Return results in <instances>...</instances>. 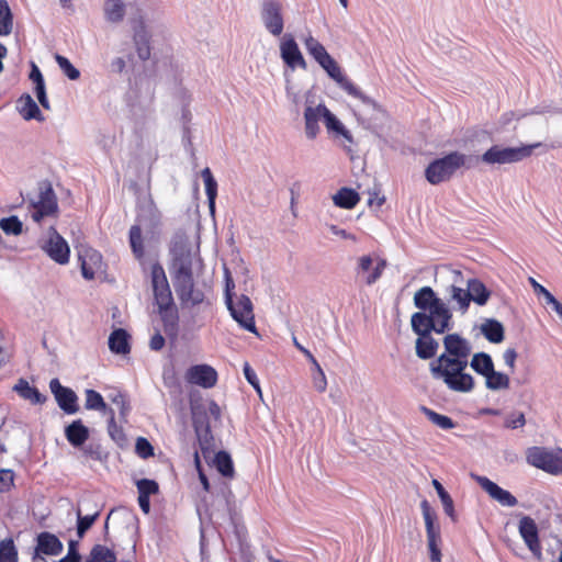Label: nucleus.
I'll list each match as a JSON object with an SVG mask.
<instances>
[{"label":"nucleus","mask_w":562,"mask_h":562,"mask_svg":"<svg viewBox=\"0 0 562 562\" xmlns=\"http://www.w3.org/2000/svg\"><path fill=\"white\" fill-rule=\"evenodd\" d=\"M443 352L429 363V371L435 380L460 393L474 389V379L465 372L472 353L471 342L458 333H446L442 339Z\"/></svg>","instance_id":"obj_1"},{"label":"nucleus","mask_w":562,"mask_h":562,"mask_svg":"<svg viewBox=\"0 0 562 562\" xmlns=\"http://www.w3.org/2000/svg\"><path fill=\"white\" fill-rule=\"evenodd\" d=\"M171 262L169 266L173 286L179 300L190 306L204 301L202 290L195 288L193 262L195 254L184 232H176L170 241Z\"/></svg>","instance_id":"obj_2"},{"label":"nucleus","mask_w":562,"mask_h":562,"mask_svg":"<svg viewBox=\"0 0 562 562\" xmlns=\"http://www.w3.org/2000/svg\"><path fill=\"white\" fill-rule=\"evenodd\" d=\"M414 305L418 310L411 316V324L426 328L438 335L453 329V312L446 301L437 295L431 286L425 285L414 294Z\"/></svg>","instance_id":"obj_3"},{"label":"nucleus","mask_w":562,"mask_h":562,"mask_svg":"<svg viewBox=\"0 0 562 562\" xmlns=\"http://www.w3.org/2000/svg\"><path fill=\"white\" fill-rule=\"evenodd\" d=\"M150 278L154 300L158 306L164 329L166 334H171L177 328L179 316L166 272L160 263L151 266Z\"/></svg>","instance_id":"obj_4"},{"label":"nucleus","mask_w":562,"mask_h":562,"mask_svg":"<svg viewBox=\"0 0 562 562\" xmlns=\"http://www.w3.org/2000/svg\"><path fill=\"white\" fill-rule=\"evenodd\" d=\"M468 160V156L462 153H449L441 158L432 160L426 167L425 178L432 186L449 181L457 170L461 167H465Z\"/></svg>","instance_id":"obj_5"},{"label":"nucleus","mask_w":562,"mask_h":562,"mask_svg":"<svg viewBox=\"0 0 562 562\" xmlns=\"http://www.w3.org/2000/svg\"><path fill=\"white\" fill-rule=\"evenodd\" d=\"M38 198L26 196L31 217L34 222L41 223L44 217L56 215L58 212L57 196L48 181L38 183Z\"/></svg>","instance_id":"obj_6"},{"label":"nucleus","mask_w":562,"mask_h":562,"mask_svg":"<svg viewBox=\"0 0 562 562\" xmlns=\"http://www.w3.org/2000/svg\"><path fill=\"white\" fill-rule=\"evenodd\" d=\"M526 460L528 464L550 474H562V449L530 447L526 451Z\"/></svg>","instance_id":"obj_7"},{"label":"nucleus","mask_w":562,"mask_h":562,"mask_svg":"<svg viewBox=\"0 0 562 562\" xmlns=\"http://www.w3.org/2000/svg\"><path fill=\"white\" fill-rule=\"evenodd\" d=\"M540 146L541 143L522 145L520 147H501L494 145L482 155V160L490 165L518 162L529 157L532 154V150Z\"/></svg>","instance_id":"obj_8"},{"label":"nucleus","mask_w":562,"mask_h":562,"mask_svg":"<svg viewBox=\"0 0 562 562\" xmlns=\"http://www.w3.org/2000/svg\"><path fill=\"white\" fill-rule=\"evenodd\" d=\"M234 293L227 291L226 294V306L231 313V316L238 323V325L247 331L257 334L255 324V316L252 313V303L250 299L241 294L238 297L237 303L233 301Z\"/></svg>","instance_id":"obj_9"},{"label":"nucleus","mask_w":562,"mask_h":562,"mask_svg":"<svg viewBox=\"0 0 562 562\" xmlns=\"http://www.w3.org/2000/svg\"><path fill=\"white\" fill-rule=\"evenodd\" d=\"M344 91L349 95L360 100L362 103L375 106V102L370 97L366 95L356 85H353L342 72L337 61L330 57L323 65H319Z\"/></svg>","instance_id":"obj_10"},{"label":"nucleus","mask_w":562,"mask_h":562,"mask_svg":"<svg viewBox=\"0 0 562 562\" xmlns=\"http://www.w3.org/2000/svg\"><path fill=\"white\" fill-rule=\"evenodd\" d=\"M261 21L265 29L273 36H280L284 29L282 3L279 0H263L261 3Z\"/></svg>","instance_id":"obj_11"},{"label":"nucleus","mask_w":562,"mask_h":562,"mask_svg":"<svg viewBox=\"0 0 562 562\" xmlns=\"http://www.w3.org/2000/svg\"><path fill=\"white\" fill-rule=\"evenodd\" d=\"M44 252L55 262L66 265L69 262L70 248L66 239L54 226L48 229V238L41 246Z\"/></svg>","instance_id":"obj_12"},{"label":"nucleus","mask_w":562,"mask_h":562,"mask_svg":"<svg viewBox=\"0 0 562 562\" xmlns=\"http://www.w3.org/2000/svg\"><path fill=\"white\" fill-rule=\"evenodd\" d=\"M49 390L54 395L58 407L65 414L72 415L79 411L78 396L76 392L68 386H64L57 378L49 381Z\"/></svg>","instance_id":"obj_13"},{"label":"nucleus","mask_w":562,"mask_h":562,"mask_svg":"<svg viewBox=\"0 0 562 562\" xmlns=\"http://www.w3.org/2000/svg\"><path fill=\"white\" fill-rule=\"evenodd\" d=\"M412 330L417 335L415 341L416 356L422 360L432 359L439 349V342L432 337L431 330L411 324Z\"/></svg>","instance_id":"obj_14"},{"label":"nucleus","mask_w":562,"mask_h":562,"mask_svg":"<svg viewBox=\"0 0 562 562\" xmlns=\"http://www.w3.org/2000/svg\"><path fill=\"white\" fill-rule=\"evenodd\" d=\"M385 267V260L378 258L374 261L370 255H364L358 259L356 273L363 278L367 285H372L381 278Z\"/></svg>","instance_id":"obj_15"},{"label":"nucleus","mask_w":562,"mask_h":562,"mask_svg":"<svg viewBox=\"0 0 562 562\" xmlns=\"http://www.w3.org/2000/svg\"><path fill=\"white\" fill-rule=\"evenodd\" d=\"M280 55L283 63L291 69H306V61L291 34H285L280 44Z\"/></svg>","instance_id":"obj_16"},{"label":"nucleus","mask_w":562,"mask_h":562,"mask_svg":"<svg viewBox=\"0 0 562 562\" xmlns=\"http://www.w3.org/2000/svg\"><path fill=\"white\" fill-rule=\"evenodd\" d=\"M519 533L533 557L540 560L542 552L539 541V531L535 520L531 517L524 516L519 520Z\"/></svg>","instance_id":"obj_17"},{"label":"nucleus","mask_w":562,"mask_h":562,"mask_svg":"<svg viewBox=\"0 0 562 562\" xmlns=\"http://www.w3.org/2000/svg\"><path fill=\"white\" fill-rule=\"evenodd\" d=\"M186 380L191 384L210 389L217 382V372L211 366L195 364L187 370Z\"/></svg>","instance_id":"obj_18"},{"label":"nucleus","mask_w":562,"mask_h":562,"mask_svg":"<svg viewBox=\"0 0 562 562\" xmlns=\"http://www.w3.org/2000/svg\"><path fill=\"white\" fill-rule=\"evenodd\" d=\"M476 482L491 498L498 502L502 506L514 507L518 504L517 498L507 490L502 488L495 482L486 476H476Z\"/></svg>","instance_id":"obj_19"},{"label":"nucleus","mask_w":562,"mask_h":562,"mask_svg":"<svg viewBox=\"0 0 562 562\" xmlns=\"http://www.w3.org/2000/svg\"><path fill=\"white\" fill-rule=\"evenodd\" d=\"M445 301L450 308H452V312L456 311L464 315L470 307L471 292L468 291V288L464 289L453 283L447 288V297Z\"/></svg>","instance_id":"obj_20"},{"label":"nucleus","mask_w":562,"mask_h":562,"mask_svg":"<svg viewBox=\"0 0 562 562\" xmlns=\"http://www.w3.org/2000/svg\"><path fill=\"white\" fill-rule=\"evenodd\" d=\"M133 41L137 56L142 60H147L150 57V35L146 30V25L142 16L138 20H133Z\"/></svg>","instance_id":"obj_21"},{"label":"nucleus","mask_w":562,"mask_h":562,"mask_svg":"<svg viewBox=\"0 0 562 562\" xmlns=\"http://www.w3.org/2000/svg\"><path fill=\"white\" fill-rule=\"evenodd\" d=\"M324 104L307 105L304 110V130L308 139H315L321 132L319 121L323 120Z\"/></svg>","instance_id":"obj_22"},{"label":"nucleus","mask_w":562,"mask_h":562,"mask_svg":"<svg viewBox=\"0 0 562 562\" xmlns=\"http://www.w3.org/2000/svg\"><path fill=\"white\" fill-rule=\"evenodd\" d=\"M65 437L74 448H81L89 439L90 430L81 419L72 420L65 427Z\"/></svg>","instance_id":"obj_23"},{"label":"nucleus","mask_w":562,"mask_h":562,"mask_svg":"<svg viewBox=\"0 0 562 562\" xmlns=\"http://www.w3.org/2000/svg\"><path fill=\"white\" fill-rule=\"evenodd\" d=\"M36 552L46 555H58L63 551V543L57 536L48 531L37 535Z\"/></svg>","instance_id":"obj_24"},{"label":"nucleus","mask_w":562,"mask_h":562,"mask_svg":"<svg viewBox=\"0 0 562 562\" xmlns=\"http://www.w3.org/2000/svg\"><path fill=\"white\" fill-rule=\"evenodd\" d=\"M81 274L86 280H92L95 276V267L101 265L102 256L94 249H87L85 255L79 252Z\"/></svg>","instance_id":"obj_25"},{"label":"nucleus","mask_w":562,"mask_h":562,"mask_svg":"<svg viewBox=\"0 0 562 562\" xmlns=\"http://www.w3.org/2000/svg\"><path fill=\"white\" fill-rule=\"evenodd\" d=\"M12 390L23 400L30 401L34 405H42L46 402L47 396L42 394L37 387L32 386L25 379L21 378L13 385Z\"/></svg>","instance_id":"obj_26"},{"label":"nucleus","mask_w":562,"mask_h":562,"mask_svg":"<svg viewBox=\"0 0 562 562\" xmlns=\"http://www.w3.org/2000/svg\"><path fill=\"white\" fill-rule=\"evenodd\" d=\"M131 336L124 328L114 329L108 340L109 349L115 355H127L131 352Z\"/></svg>","instance_id":"obj_27"},{"label":"nucleus","mask_w":562,"mask_h":562,"mask_svg":"<svg viewBox=\"0 0 562 562\" xmlns=\"http://www.w3.org/2000/svg\"><path fill=\"white\" fill-rule=\"evenodd\" d=\"M420 508L423 512V517L426 526V535L428 543L439 542L440 541V528L435 525L436 514L431 510L429 503L424 499L420 503Z\"/></svg>","instance_id":"obj_28"},{"label":"nucleus","mask_w":562,"mask_h":562,"mask_svg":"<svg viewBox=\"0 0 562 562\" xmlns=\"http://www.w3.org/2000/svg\"><path fill=\"white\" fill-rule=\"evenodd\" d=\"M18 109L21 116L25 121L36 120L38 122L44 121V116L34 101V99L30 94H23L18 101Z\"/></svg>","instance_id":"obj_29"},{"label":"nucleus","mask_w":562,"mask_h":562,"mask_svg":"<svg viewBox=\"0 0 562 562\" xmlns=\"http://www.w3.org/2000/svg\"><path fill=\"white\" fill-rule=\"evenodd\" d=\"M323 121L328 132H333L342 136L349 143L353 142L351 133L345 127L340 120L328 110L325 104L323 109Z\"/></svg>","instance_id":"obj_30"},{"label":"nucleus","mask_w":562,"mask_h":562,"mask_svg":"<svg viewBox=\"0 0 562 562\" xmlns=\"http://www.w3.org/2000/svg\"><path fill=\"white\" fill-rule=\"evenodd\" d=\"M104 19L113 24H119L124 20L126 4L123 0H105L103 3Z\"/></svg>","instance_id":"obj_31"},{"label":"nucleus","mask_w":562,"mask_h":562,"mask_svg":"<svg viewBox=\"0 0 562 562\" xmlns=\"http://www.w3.org/2000/svg\"><path fill=\"white\" fill-rule=\"evenodd\" d=\"M481 333L492 344H499L505 338L503 324L494 318L486 319L481 325Z\"/></svg>","instance_id":"obj_32"},{"label":"nucleus","mask_w":562,"mask_h":562,"mask_svg":"<svg viewBox=\"0 0 562 562\" xmlns=\"http://www.w3.org/2000/svg\"><path fill=\"white\" fill-rule=\"evenodd\" d=\"M161 220V213L157 209V206L153 203V201H149L140 206L139 213H138V221L150 227L156 228L160 224Z\"/></svg>","instance_id":"obj_33"},{"label":"nucleus","mask_w":562,"mask_h":562,"mask_svg":"<svg viewBox=\"0 0 562 562\" xmlns=\"http://www.w3.org/2000/svg\"><path fill=\"white\" fill-rule=\"evenodd\" d=\"M468 291L471 292V301L483 306L487 303L491 292L485 284L479 279H469L467 281Z\"/></svg>","instance_id":"obj_34"},{"label":"nucleus","mask_w":562,"mask_h":562,"mask_svg":"<svg viewBox=\"0 0 562 562\" xmlns=\"http://www.w3.org/2000/svg\"><path fill=\"white\" fill-rule=\"evenodd\" d=\"M333 200L336 206L346 210H351L357 205V203L360 200V196L353 189L341 188L333 196Z\"/></svg>","instance_id":"obj_35"},{"label":"nucleus","mask_w":562,"mask_h":562,"mask_svg":"<svg viewBox=\"0 0 562 562\" xmlns=\"http://www.w3.org/2000/svg\"><path fill=\"white\" fill-rule=\"evenodd\" d=\"M307 53L315 59L318 65H323L331 56L326 50L325 46L312 35L307 36L304 41Z\"/></svg>","instance_id":"obj_36"},{"label":"nucleus","mask_w":562,"mask_h":562,"mask_svg":"<svg viewBox=\"0 0 562 562\" xmlns=\"http://www.w3.org/2000/svg\"><path fill=\"white\" fill-rule=\"evenodd\" d=\"M469 366L480 375L485 376L494 369L492 357L486 352H476L472 356Z\"/></svg>","instance_id":"obj_37"},{"label":"nucleus","mask_w":562,"mask_h":562,"mask_svg":"<svg viewBox=\"0 0 562 562\" xmlns=\"http://www.w3.org/2000/svg\"><path fill=\"white\" fill-rule=\"evenodd\" d=\"M86 402L85 408L89 411H97L103 414H109V409H112L106 405L102 395L92 389H87L85 391Z\"/></svg>","instance_id":"obj_38"},{"label":"nucleus","mask_w":562,"mask_h":562,"mask_svg":"<svg viewBox=\"0 0 562 562\" xmlns=\"http://www.w3.org/2000/svg\"><path fill=\"white\" fill-rule=\"evenodd\" d=\"M201 176H202L203 181H204L205 193H206V196H207L210 211L214 212L215 199H216V195H217V182L214 179L210 168H207V167L202 170Z\"/></svg>","instance_id":"obj_39"},{"label":"nucleus","mask_w":562,"mask_h":562,"mask_svg":"<svg viewBox=\"0 0 562 562\" xmlns=\"http://www.w3.org/2000/svg\"><path fill=\"white\" fill-rule=\"evenodd\" d=\"M432 485L441 501V504H442V507H443V510L446 513L447 516H449L452 521H456L457 520V515H456V510H454V505H453V499L452 497L450 496V494L445 490V487L442 486V484L438 481V480H432Z\"/></svg>","instance_id":"obj_40"},{"label":"nucleus","mask_w":562,"mask_h":562,"mask_svg":"<svg viewBox=\"0 0 562 562\" xmlns=\"http://www.w3.org/2000/svg\"><path fill=\"white\" fill-rule=\"evenodd\" d=\"M485 378V385L491 391H499L509 387V376L503 372L493 369Z\"/></svg>","instance_id":"obj_41"},{"label":"nucleus","mask_w":562,"mask_h":562,"mask_svg":"<svg viewBox=\"0 0 562 562\" xmlns=\"http://www.w3.org/2000/svg\"><path fill=\"white\" fill-rule=\"evenodd\" d=\"M420 412L436 426L443 430H449L456 427V423L447 415H441L427 406L422 405Z\"/></svg>","instance_id":"obj_42"},{"label":"nucleus","mask_w":562,"mask_h":562,"mask_svg":"<svg viewBox=\"0 0 562 562\" xmlns=\"http://www.w3.org/2000/svg\"><path fill=\"white\" fill-rule=\"evenodd\" d=\"M116 554L113 550L102 544L92 547L86 562H116Z\"/></svg>","instance_id":"obj_43"},{"label":"nucleus","mask_w":562,"mask_h":562,"mask_svg":"<svg viewBox=\"0 0 562 562\" xmlns=\"http://www.w3.org/2000/svg\"><path fill=\"white\" fill-rule=\"evenodd\" d=\"M214 464L217 471L225 477H232L234 474V464L228 452L221 450L215 454Z\"/></svg>","instance_id":"obj_44"},{"label":"nucleus","mask_w":562,"mask_h":562,"mask_svg":"<svg viewBox=\"0 0 562 562\" xmlns=\"http://www.w3.org/2000/svg\"><path fill=\"white\" fill-rule=\"evenodd\" d=\"M13 29V14L5 0H0V36L11 34Z\"/></svg>","instance_id":"obj_45"},{"label":"nucleus","mask_w":562,"mask_h":562,"mask_svg":"<svg viewBox=\"0 0 562 562\" xmlns=\"http://www.w3.org/2000/svg\"><path fill=\"white\" fill-rule=\"evenodd\" d=\"M130 245L133 255L140 259L144 257V245H143V237H142V229L139 225H133L130 228Z\"/></svg>","instance_id":"obj_46"},{"label":"nucleus","mask_w":562,"mask_h":562,"mask_svg":"<svg viewBox=\"0 0 562 562\" xmlns=\"http://www.w3.org/2000/svg\"><path fill=\"white\" fill-rule=\"evenodd\" d=\"M0 228L7 234L12 236H19L23 232V223L18 216L11 215L0 220Z\"/></svg>","instance_id":"obj_47"},{"label":"nucleus","mask_w":562,"mask_h":562,"mask_svg":"<svg viewBox=\"0 0 562 562\" xmlns=\"http://www.w3.org/2000/svg\"><path fill=\"white\" fill-rule=\"evenodd\" d=\"M100 512H94L91 515L82 516L80 510L77 513V535L82 538L86 532L92 527L94 521L98 519Z\"/></svg>","instance_id":"obj_48"},{"label":"nucleus","mask_w":562,"mask_h":562,"mask_svg":"<svg viewBox=\"0 0 562 562\" xmlns=\"http://www.w3.org/2000/svg\"><path fill=\"white\" fill-rule=\"evenodd\" d=\"M109 415L108 432L117 445L122 446L126 441V436L122 427L116 425L113 409H109Z\"/></svg>","instance_id":"obj_49"},{"label":"nucleus","mask_w":562,"mask_h":562,"mask_svg":"<svg viewBox=\"0 0 562 562\" xmlns=\"http://www.w3.org/2000/svg\"><path fill=\"white\" fill-rule=\"evenodd\" d=\"M0 562H18V551L12 539L0 542Z\"/></svg>","instance_id":"obj_50"},{"label":"nucleus","mask_w":562,"mask_h":562,"mask_svg":"<svg viewBox=\"0 0 562 562\" xmlns=\"http://www.w3.org/2000/svg\"><path fill=\"white\" fill-rule=\"evenodd\" d=\"M55 60L63 71V74L70 80H77L80 77V71L70 63V60L61 56L59 54H56Z\"/></svg>","instance_id":"obj_51"},{"label":"nucleus","mask_w":562,"mask_h":562,"mask_svg":"<svg viewBox=\"0 0 562 562\" xmlns=\"http://www.w3.org/2000/svg\"><path fill=\"white\" fill-rule=\"evenodd\" d=\"M138 496L150 497L159 492V485L155 480L140 479L136 482Z\"/></svg>","instance_id":"obj_52"},{"label":"nucleus","mask_w":562,"mask_h":562,"mask_svg":"<svg viewBox=\"0 0 562 562\" xmlns=\"http://www.w3.org/2000/svg\"><path fill=\"white\" fill-rule=\"evenodd\" d=\"M82 454L83 457L94 461H102L106 459V453L103 451L102 446L94 442H90L89 445L83 446Z\"/></svg>","instance_id":"obj_53"},{"label":"nucleus","mask_w":562,"mask_h":562,"mask_svg":"<svg viewBox=\"0 0 562 562\" xmlns=\"http://www.w3.org/2000/svg\"><path fill=\"white\" fill-rule=\"evenodd\" d=\"M526 425L525 414L521 412H512L505 418L504 427L508 429L521 428Z\"/></svg>","instance_id":"obj_54"},{"label":"nucleus","mask_w":562,"mask_h":562,"mask_svg":"<svg viewBox=\"0 0 562 562\" xmlns=\"http://www.w3.org/2000/svg\"><path fill=\"white\" fill-rule=\"evenodd\" d=\"M135 451L143 459H147V458L154 456V447L144 437H138L136 439Z\"/></svg>","instance_id":"obj_55"},{"label":"nucleus","mask_w":562,"mask_h":562,"mask_svg":"<svg viewBox=\"0 0 562 562\" xmlns=\"http://www.w3.org/2000/svg\"><path fill=\"white\" fill-rule=\"evenodd\" d=\"M111 401L119 407L120 414L125 417L131 407L124 393L117 391L115 394L110 395Z\"/></svg>","instance_id":"obj_56"},{"label":"nucleus","mask_w":562,"mask_h":562,"mask_svg":"<svg viewBox=\"0 0 562 562\" xmlns=\"http://www.w3.org/2000/svg\"><path fill=\"white\" fill-rule=\"evenodd\" d=\"M59 562H81V554L78 551V541L70 540L68 543V553Z\"/></svg>","instance_id":"obj_57"},{"label":"nucleus","mask_w":562,"mask_h":562,"mask_svg":"<svg viewBox=\"0 0 562 562\" xmlns=\"http://www.w3.org/2000/svg\"><path fill=\"white\" fill-rule=\"evenodd\" d=\"M531 114H562V104L561 105H553L551 103L549 104H539L535 106L531 112Z\"/></svg>","instance_id":"obj_58"},{"label":"nucleus","mask_w":562,"mask_h":562,"mask_svg":"<svg viewBox=\"0 0 562 562\" xmlns=\"http://www.w3.org/2000/svg\"><path fill=\"white\" fill-rule=\"evenodd\" d=\"M313 385L315 390L318 391L319 393L325 392L327 387V380L323 370L313 372Z\"/></svg>","instance_id":"obj_59"},{"label":"nucleus","mask_w":562,"mask_h":562,"mask_svg":"<svg viewBox=\"0 0 562 562\" xmlns=\"http://www.w3.org/2000/svg\"><path fill=\"white\" fill-rule=\"evenodd\" d=\"M244 375L247 382L250 385H252L258 392H260V385L257 374L247 362L244 364Z\"/></svg>","instance_id":"obj_60"},{"label":"nucleus","mask_w":562,"mask_h":562,"mask_svg":"<svg viewBox=\"0 0 562 562\" xmlns=\"http://www.w3.org/2000/svg\"><path fill=\"white\" fill-rule=\"evenodd\" d=\"M34 90H35V94H36V98H37L40 104L44 109L48 110L49 109V101H48V98H47V94H46L45 83L35 86Z\"/></svg>","instance_id":"obj_61"},{"label":"nucleus","mask_w":562,"mask_h":562,"mask_svg":"<svg viewBox=\"0 0 562 562\" xmlns=\"http://www.w3.org/2000/svg\"><path fill=\"white\" fill-rule=\"evenodd\" d=\"M166 344L165 337L157 330L149 340V348L154 351H159Z\"/></svg>","instance_id":"obj_62"},{"label":"nucleus","mask_w":562,"mask_h":562,"mask_svg":"<svg viewBox=\"0 0 562 562\" xmlns=\"http://www.w3.org/2000/svg\"><path fill=\"white\" fill-rule=\"evenodd\" d=\"M29 78L34 82L35 86L45 83L42 71L35 63H31V71Z\"/></svg>","instance_id":"obj_63"},{"label":"nucleus","mask_w":562,"mask_h":562,"mask_svg":"<svg viewBox=\"0 0 562 562\" xmlns=\"http://www.w3.org/2000/svg\"><path fill=\"white\" fill-rule=\"evenodd\" d=\"M503 359H504L505 364L507 367H509L510 370H514L515 362H516V359H517L516 350L513 349V348H509V349L505 350V352L503 353Z\"/></svg>","instance_id":"obj_64"}]
</instances>
